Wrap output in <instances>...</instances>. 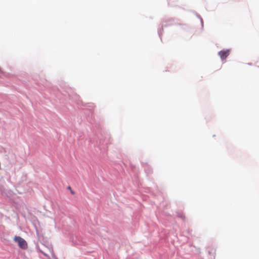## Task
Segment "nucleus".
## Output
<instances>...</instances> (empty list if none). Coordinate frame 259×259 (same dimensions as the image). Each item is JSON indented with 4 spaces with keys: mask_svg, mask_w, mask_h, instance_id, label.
<instances>
[{
    "mask_svg": "<svg viewBox=\"0 0 259 259\" xmlns=\"http://www.w3.org/2000/svg\"><path fill=\"white\" fill-rule=\"evenodd\" d=\"M230 51L229 50L221 51L219 53L222 60H225L226 58L229 55Z\"/></svg>",
    "mask_w": 259,
    "mask_h": 259,
    "instance_id": "nucleus-2",
    "label": "nucleus"
},
{
    "mask_svg": "<svg viewBox=\"0 0 259 259\" xmlns=\"http://www.w3.org/2000/svg\"><path fill=\"white\" fill-rule=\"evenodd\" d=\"M72 194H74V192L73 191H71Z\"/></svg>",
    "mask_w": 259,
    "mask_h": 259,
    "instance_id": "nucleus-3",
    "label": "nucleus"
},
{
    "mask_svg": "<svg viewBox=\"0 0 259 259\" xmlns=\"http://www.w3.org/2000/svg\"><path fill=\"white\" fill-rule=\"evenodd\" d=\"M14 240L18 243V246L23 249H25L27 248V243L26 241L20 236H15Z\"/></svg>",
    "mask_w": 259,
    "mask_h": 259,
    "instance_id": "nucleus-1",
    "label": "nucleus"
}]
</instances>
